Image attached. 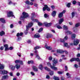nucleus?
<instances>
[{
  "instance_id": "8fccbe9b",
  "label": "nucleus",
  "mask_w": 80,
  "mask_h": 80,
  "mask_svg": "<svg viewBox=\"0 0 80 80\" xmlns=\"http://www.w3.org/2000/svg\"><path fill=\"white\" fill-rule=\"evenodd\" d=\"M42 30H43V28H41L39 29L38 32H42Z\"/></svg>"
},
{
  "instance_id": "4468645a",
  "label": "nucleus",
  "mask_w": 80,
  "mask_h": 80,
  "mask_svg": "<svg viewBox=\"0 0 80 80\" xmlns=\"http://www.w3.org/2000/svg\"><path fill=\"white\" fill-rule=\"evenodd\" d=\"M15 67L17 68V70H19L20 68V65L18 64H17L15 65Z\"/></svg>"
},
{
  "instance_id": "1a4fd4ad",
  "label": "nucleus",
  "mask_w": 80,
  "mask_h": 80,
  "mask_svg": "<svg viewBox=\"0 0 80 80\" xmlns=\"http://www.w3.org/2000/svg\"><path fill=\"white\" fill-rule=\"evenodd\" d=\"M68 40V37L66 36L64 37V39H60V41L61 42L64 43V42H65V40Z\"/></svg>"
},
{
  "instance_id": "423d86ee",
  "label": "nucleus",
  "mask_w": 80,
  "mask_h": 80,
  "mask_svg": "<svg viewBox=\"0 0 80 80\" xmlns=\"http://www.w3.org/2000/svg\"><path fill=\"white\" fill-rule=\"evenodd\" d=\"M0 73L2 75H6L8 73V71L5 70L0 71Z\"/></svg>"
},
{
  "instance_id": "a211bd4d",
  "label": "nucleus",
  "mask_w": 80,
  "mask_h": 80,
  "mask_svg": "<svg viewBox=\"0 0 80 80\" xmlns=\"http://www.w3.org/2000/svg\"><path fill=\"white\" fill-rule=\"evenodd\" d=\"M64 21V19L63 18H61L59 20V24H61Z\"/></svg>"
},
{
  "instance_id": "473e14b6",
  "label": "nucleus",
  "mask_w": 80,
  "mask_h": 80,
  "mask_svg": "<svg viewBox=\"0 0 80 80\" xmlns=\"http://www.w3.org/2000/svg\"><path fill=\"white\" fill-rule=\"evenodd\" d=\"M47 65L49 67H50L51 68V67L52 66L51 65V63H50V62H47Z\"/></svg>"
},
{
  "instance_id": "5701e85b",
  "label": "nucleus",
  "mask_w": 80,
  "mask_h": 80,
  "mask_svg": "<svg viewBox=\"0 0 80 80\" xmlns=\"http://www.w3.org/2000/svg\"><path fill=\"white\" fill-rule=\"evenodd\" d=\"M0 21H1L2 23H5V20L2 18H0Z\"/></svg>"
},
{
  "instance_id": "a18cd8bd",
  "label": "nucleus",
  "mask_w": 80,
  "mask_h": 80,
  "mask_svg": "<svg viewBox=\"0 0 80 80\" xmlns=\"http://www.w3.org/2000/svg\"><path fill=\"white\" fill-rule=\"evenodd\" d=\"M19 63L21 64V65H23V61H19Z\"/></svg>"
},
{
  "instance_id": "72a5a7b5",
  "label": "nucleus",
  "mask_w": 80,
  "mask_h": 80,
  "mask_svg": "<svg viewBox=\"0 0 80 80\" xmlns=\"http://www.w3.org/2000/svg\"><path fill=\"white\" fill-rule=\"evenodd\" d=\"M80 25V24L79 23H77L75 24V27H79Z\"/></svg>"
},
{
  "instance_id": "6e6552de",
  "label": "nucleus",
  "mask_w": 80,
  "mask_h": 80,
  "mask_svg": "<svg viewBox=\"0 0 80 80\" xmlns=\"http://www.w3.org/2000/svg\"><path fill=\"white\" fill-rule=\"evenodd\" d=\"M32 25L33 23H32V22H31L30 23H29L28 26H26L27 30H28V29L29 28H30L31 27H32Z\"/></svg>"
},
{
  "instance_id": "774afa93",
  "label": "nucleus",
  "mask_w": 80,
  "mask_h": 80,
  "mask_svg": "<svg viewBox=\"0 0 80 80\" xmlns=\"http://www.w3.org/2000/svg\"><path fill=\"white\" fill-rule=\"evenodd\" d=\"M61 80H65V78L63 77L61 78Z\"/></svg>"
},
{
  "instance_id": "5fc2aeb1",
  "label": "nucleus",
  "mask_w": 80,
  "mask_h": 80,
  "mask_svg": "<svg viewBox=\"0 0 80 80\" xmlns=\"http://www.w3.org/2000/svg\"><path fill=\"white\" fill-rule=\"evenodd\" d=\"M9 50V48H5V51H7V50Z\"/></svg>"
},
{
  "instance_id": "49530a36",
  "label": "nucleus",
  "mask_w": 80,
  "mask_h": 80,
  "mask_svg": "<svg viewBox=\"0 0 80 80\" xmlns=\"http://www.w3.org/2000/svg\"><path fill=\"white\" fill-rule=\"evenodd\" d=\"M52 48L51 47L48 46L46 49H47L48 50H52Z\"/></svg>"
},
{
  "instance_id": "13d9d810",
  "label": "nucleus",
  "mask_w": 80,
  "mask_h": 80,
  "mask_svg": "<svg viewBox=\"0 0 80 80\" xmlns=\"http://www.w3.org/2000/svg\"><path fill=\"white\" fill-rule=\"evenodd\" d=\"M57 72L58 74H62V72L58 71Z\"/></svg>"
},
{
  "instance_id": "a878e982",
  "label": "nucleus",
  "mask_w": 80,
  "mask_h": 80,
  "mask_svg": "<svg viewBox=\"0 0 80 80\" xmlns=\"http://www.w3.org/2000/svg\"><path fill=\"white\" fill-rule=\"evenodd\" d=\"M3 35H5V32L3 31L0 32V36H3Z\"/></svg>"
},
{
  "instance_id": "a19ab883",
  "label": "nucleus",
  "mask_w": 80,
  "mask_h": 80,
  "mask_svg": "<svg viewBox=\"0 0 80 80\" xmlns=\"http://www.w3.org/2000/svg\"><path fill=\"white\" fill-rule=\"evenodd\" d=\"M49 74L50 75H53V72L51 71L50 72Z\"/></svg>"
},
{
  "instance_id": "6ab92c4d",
  "label": "nucleus",
  "mask_w": 80,
  "mask_h": 80,
  "mask_svg": "<svg viewBox=\"0 0 80 80\" xmlns=\"http://www.w3.org/2000/svg\"><path fill=\"white\" fill-rule=\"evenodd\" d=\"M23 33L21 32L20 33H18L17 34V37H20V36H22L23 35Z\"/></svg>"
},
{
  "instance_id": "b1692460",
  "label": "nucleus",
  "mask_w": 80,
  "mask_h": 80,
  "mask_svg": "<svg viewBox=\"0 0 80 80\" xmlns=\"http://www.w3.org/2000/svg\"><path fill=\"white\" fill-rule=\"evenodd\" d=\"M46 37L47 38H51L52 37H53V35L49 34V35H47Z\"/></svg>"
},
{
  "instance_id": "c85d7f7f",
  "label": "nucleus",
  "mask_w": 80,
  "mask_h": 80,
  "mask_svg": "<svg viewBox=\"0 0 80 80\" xmlns=\"http://www.w3.org/2000/svg\"><path fill=\"white\" fill-rule=\"evenodd\" d=\"M62 16H63V13H60L58 15V17L59 18H61V17H62Z\"/></svg>"
},
{
  "instance_id": "f3484780",
  "label": "nucleus",
  "mask_w": 80,
  "mask_h": 80,
  "mask_svg": "<svg viewBox=\"0 0 80 80\" xmlns=\"http://www.w3.org/2000/svg\"><path fill=\"white\" fill-rule=\"evenodd\" d=\"M10 68L12 70H15V66H14L11 65L10 66Z\"/></svg>"
},
{
  "instance_id": "7ed1b4c3",
  "label": "nucleus",
  "mask_w": 80,
  "mask_h": 80,
  "mask_svg": "<svg viewBox=\"0 0 80 80\" xmlns=\"http://www.w3.org/2000/svg\"><path fill=\"white\" fill-rule=\"evenodd\" d=\"M34 13H32L31 19L33 21V22H38V21L37 19H34V18H35V16H34Z\"/></svg>"
},
{
  "instance_id": "6e6d98bb",
  "label": "nucleus",
  "mask_w": 80,
  "mask_h": 80,
  "mask_svg": "<svg viewBox=\"0 0 80 80\" xmlns=\"http://www.w3.org/2000/svg\"><path fill=\"white\" fill-rule=\"evenodd\" d=\"M74 67H76V68H78V66L76 64H75L74 65Z\"/></svg>"
},
{
  "instance_id": "3c124183",
  "label": "nucleus",
  "mask_w": 80,
  "mask_h": 80,
  "mask_svg": "<svg viewBox=\"0 0 80 80\" xmlns=\"http://www.w3.org/2000/svg\"><path fill=\"white\" fill-rule=\"evenodd\" d=\"M30 73H31V75H32V76H34V75H35V73L33 72H30Z\"/></svg>"
},
{
  "instance_id": "69168bd1",
  "label": "nucleus",
  "mask_w": 80,
  "mask_h": 80,
  "mask_svg": "<svg viewBox=\"0 0 80 80\" xmlns=\"http://www.w3.org/2000/svg\"><path fill=\"white\" fill-rule=\"evenodd\" d=\"M9 50H12V49H13V47H11L9 48Z\"/></svg>"
},
{
  "instance_id": "bb28decb",
  "label": "nucleus",
  "mask_w": 80,
  "mask_h": 80,
  "mask_svg": "<svg viewBox=\"0 0 80 80\" xmlns=\"http://www.w3.org/2000/svg\"><path fill=\"white\" fill-rule=\"evenodd\" d=\"M63 28L64 30H68V27L66 25H63Z\"/></svg>"
},
{
  "instance_id": "4d7b16f0",
  "label": "nucleus",
  "mask_w": 80,
  "mask_h": 80,
  "mask_svg": "<svg viewBox=\"0 0 80 80\" xmlns=\"http://www.w3.org/2000/svg\"><path fill=\"white\" fill-rule=\"evenodd\" d=\"M4 46L5 48H7L8 47V45L5 44L4 45Z\"/></svg>"
},
{
  "instance_id": "e433bc0d",
  "label": "nucleus",
  "mask_w": 80,
  "mask_h": 80,
  "mask_svg": "<svg viewBox=\"0 0 80 80\" xmlns=\"http://www.w3.org/2000/svg\"><path fill=\"white\" fill-rule=\"evenodd\" d=\"M70 5H71V3H69L67 4V6L68 8H70Z\"/></svg>"
},
{
  "instance_id": "2f4dec72",
  "label": "nucleus",
  "mask_w": 80,
  "mask_h": 80,
  "mask_svg": "<svg viewBox=\"0 0 80 80\" xmlns=\"http://www.w3.org/2000/svg\"><path fill=\"white\" fill-rule=\"evenodd\" d=\"M64 47H68V48H69L70 47V46H68V44L66 43H64Z\"/></svg>"
},
{
  "instance_id": "f704fd0d",
  "label": "nucleus",
  "mask_w": 80,
  "mask_h": 80,
  "mask_svg": "<svg viewBox=\"0 0 80 80\" xmlns=\"http://www.w3.org/2000/svg\"><path fill=\"white\" fill-rule=\"evenodd\" d=\"M57 28H58V29H62V27H61V26L58 25L57 26Z\"/></svg>"
},
{
  "instance_id": "338daca9",
  "label": "nucleus",
  "mask_w": 80,
  "mask_h": 80,
  "mask_svg": "<svg viewBox=\"0 0 80 80\" xmlns=\"http://www.w3.org/2000/svg\"><path fill=\"white\" fill-rule=\"evenodd\" d=\"M77 62H79V63L78 64V65H79V67H80V59H79V60H78V61H77Z\"/></svg>"
},
{
  "instance_id": "412c9836",
  "label": "nucleus",
  "mask_w": 80,
  "mask_h": 80,
  "mask_svg": "<svg viewBox=\"0 0 80 80\" xmlns=\"http://www.w3.org/2000/svg\"><path fill=\"white\" fill-rule=\"evenodd\" d=\"M34 38H39L40 37V35L38 33H36L34 36Z\"/></svg>"
},
{
  "instance_id": "052dcab7",
  "label": "nucleus",
  "mask_w": 80,
  "mask_h": 80,
  "mask_svg": "<svg viewBox=\"0 0 80 80\" xmlns=\"http://www.w3.org/2000/svg\"><path fill=\"white\" fill-rule=\"evenodd\" d=\"M49 60H52V57H49Z\"/></svg>"
},
{
  "instance_id": "680f3d73",
  "label": "nucleus",
  "mask_w": 80,
  "mask_h": 80,
  "mask_svg": "<svg viewBox=\"0 0 80 80\" xmlns=\"http://www.w3.org/2000/svg\"><path fill=\"white\" fill-rule=\"evenodd\" d=\"M17 55H18V56H19V57H21V55H20V53H17Z\"/></svg>"
},
{
  "instance_id": "f257e3e1",
  "label": "nucleus",
  "mask_w": 80,
  "mask_h": 80,
  "mask_svg": "<svg viewBox=\"0 0 80 80\" xmlns=\"http://www.w3.org/2000/svg\"><path fill=\"white\" fill-rule=\"evenodd\" d=\"M52 62H53L52 63L53 66H51V68L54 70L57 71L58 70L57 68L55 67V66H56V64L58 63V60L55 58H54L52 60Z\"/></svg>"
},
{
  "instance_id": "cd10ccee",
  "label": "nucleus",
  "mask_w": 80,
  "mask_h": 80,
  "mask_svg": "<svg viewBox=\"0 0 80 80\" xmlns=\"http://www.w3.org/2000/svg\"><path fill=\"white\" fill-rule=\"evenodd\" d=\"M4 68V66L2 64L0 65V69L1 70Z\"/></svg>"
},
{
  "instance_id": "ea45409f",
  "label": "nucleus",
  "mask_w": 80,
  "mask_h": 80,
  "mask_svg": "<svg viewBox=\"0 0 80 80\" xmlns=\"http://www.w3.org/2000/svg\"><path fill=\"white\" fill-rule=\"evenodd\" d=\"M44 69H45V70H48V71H50V69H48V68L47 67H44Z\"/></svg>"
},
{
  "instance_id": "9d476101",
  "label": "nucleus",
  "mask_w": 80,
  "mask_h": 80,
  "mask_svg": "<svg viewBox=\"0 0 80 80\" xmlns=\"http://www.w3.org/2000/svg\"><path fill=\"white\" fill-rule=\"evenodd\" d=\"M80 42V40L79 39H77L74 41V45L77 46L78 43H79V42Z\"/></svg>"
},
{
  "instance_id": "37998d69",
  "label": "nucleus",
  "mask_w": 80,
  "mask_h": 80,
  "mask_svg": "<svg viewBox=\"0 0 80 80\" xmlns=\"http://www.w3.org/2000/svg\"><path fill=\"white\" fill-rule=\"evenodd\" d=\"M40 48V47L39 46H37L34 48V50H37V49H38V48Z\"/></svg>"
},
{
  "instance_id": "09e8293b",
  "label": "nucleus",
  "mask_w": 80,
  "mask_h": 80,
  "mask_svg": "<svg viewBox=\"0 0 80 80\" xmlns=\"http://www.w3.org/2000/svg\"><path fill=\"white\" fill-rule=\"evenodd\" d=\"M30 2H29V1H27L26 2V4H28V5H30Z\"/></svg>"
},
{
  "instance_id": "0e129e2a",
  "label": "nucleus",
  "mask_w": 80,
  "mask_h": 80,
  "mask_svg": "<svg viewBox=\"0 0 80 80\" xmlns=\"http://www.w3.org/2000/svg\"><path fill=\"white\" fill-rule=\"evenodd\" d=\"M9 74L10 75V76H13V73L12 72H10Z\"/></svg>"
},
{
  "instance_id": "c756f323",
  "label": "nucleus",
  "mask_w": 80,
  "mask_h": 80,
  "mask_svg": "<svg viewBox=\"0 0 80 80\" xmlns=\"http://www.w3.org/2000/svg\"><path fill=\"white\" fill-rule=\"evenodd\" d=\"M53 79L55 80H59V78L58 77L54 76L53 77Z\"/></svg>"
},
{
  "instance_id": "f03ea898",
  "label": "nucleus",
  "mask_w": 80,
  "mask_h": 80,
  "mask_svg": "<svg viewBox=\"0 0 80 80\" xmlns=\"http://www.w3.org/2000/svg\"><path fill=\"white\" fill-rule=\"evenodd\" d=\"M22 15L21 16V18H20V20H22L23 18H27V17H28V13L23 12L22 13Z\"/></svg>"
},
{
  "instance_id": "aec40b11",
  "label": "nucleus",
  "mask_w": 80,
  "mask_h": 80,
  "mask_svg": "<svg viewBox=\"0 0 80 80\" xmlns=\"http://www.w3.org/2000/svg\"><path fill=\"white\" fill-rule=\"evenodd\" d=\"M75 37H76V35L75 34H72L71 36V38L73 40L75 38Z\"/></svg>"
},
{
  "instance_id": "0eeeda50",
  "label": "nucleus",
  "mask_w": 80,
  "mask_h": 80,
  "mask_svg": "<svg viewBox=\"0 0 80 80\" xmlns=\"http://www.w3.org/2000/svg\"><path fill=\"white\" fill-rule=\"evenodd\" d=\"M34 53L35 54L36 58H37L38 60H40V58L38 54H37L38 53V52H37V51L36 50L34 51Z\"/></svg>"
},
{
  "instance_id": "603ef678",
  "label": "nucleus",
  "mask_w": 80,
  "mask_h": 80,
  "mask_svg": "<svg viewBox=\"0 0 80 80\" xmlns=\"http://www.w3.org/2000/svg\"><path fill=\"white\" fill-rule=\"evenodd\" d=\"M65 71H68V67L67 66L65 67Z\"/></svg>"
},
{
  "instance_id": "393cba45",
  "label": "nucleus",
  "mask_w": 80,
  "mask_h": 80,
  "mask_svg": "<svg viewBox=\"0 0 80 80\" xmlns=\"http://www.w3.org/2000/svg\"><path fill=\"white\" fill-rule=\"evenodd\" d=\"M43 66L42 64H40L39 66V68L41 70H43Z\"/></svg>"
},
{
  "instance_id": "de8ad7c7",
  "label": "nucleus",
  "mask_w": 80,
  "mask_h": 80,
  "mask_svg": "<svg viewBox=\"0 0 80 80\" xmlns=\"http://www.w3.org/2000/svg\"><path fill=\"white\" fill-rule=\"evenodd\" d=\"M44 17H45V18H47V17H48V15L47 14H45L44 15Z\"/></svg>"
},
{
  "instance_id": "c03bdc74",
  "label": "nucleus",
  "mask_w": 80,
  "mask_h": 80,
  "mask_svg": "<svg viewBox=\"0 0 80 80\" xmlns=\"http://www.w3.org/2000/svg\"><path fill=\"white\" fill-rule=\"evenodd\" d=\"M38 25L39 26H42L43 24L41 22H39L38 23Z\"/></svg>"
},
{
  "instance_id": "4be33fe9",
  "label": "nucleus",
  "mask_w": 80,
  "mask_h": 80,
  "mask_svg": "<svg viewBox=\"0 0 80 80\" xmlns=\"http://www.w3.org/2000/svg\"><path fill=\"white\" fill-rule=\"evenodd\" d=\"M33 69L35 71H36V72H38V69H37V68L35 66H33L32 67Z\"/></svg>"
},
{
  "instance_id": "4c0bfd02",
  "label": "nucleus",
  "mask_w": 80,
  "mask_h": 80,
  "mask_svg": "<svg viewBox=\"0 0 80 80\" xmlns=\"http://www.w3.org/2000/svg\"><path fill=\"white\" fill-rule=\"evenodd\" d=\"M65 32L66 33H68V34H71V33H72V32L69 31H67L66 32Z\"/></svg>"
},
{
  "instance_id": "c9c22d12",
  "label": "nucleus",
  "mask_w": 80,
  "mask_h": 80,
  "mask_svg": "<svg viewBox=\"0 0 80 80\" xmlns=\"http://www.w3.org/2000/svg\"><path fill=\"white\" fill-rule=\"evenodd\" d=\"M72 17L71 18H73V17L75 16V12H72Z\"/></svg>"
},
{
  "instance_id": "e2e57ef3",
  "label": "nucleus",
  "mask_w": 80,
  "mask_h": 80,
  "mask_svg": "<svg viewBox=\"0 0 80 80\" xmlns=\"http://www.w3.org/2000/svg\"><path fill=\"white\" fill-rule=\"evenodd\" d=\"M51 7L52 9H54V8H55V6L53 5Z\"/></svg>"
},
{
  "instance_id": "9b49d317",
  "label": "nucleus",
  "mask_w": 80,
  "mask_h": 80,
  "mask_svg": "<svg viewBox=\"0 0 80 80\" xmlns=\"http://www.w3.org/2000/svg\"><path fill=\"white\" fill-rule=\"evenodd\" d=\"M78 60H79V58H73L71 59L70 61L71 62H74V61H76L77 62H78Z\"/></svg>"
},
{
  "instance_id": "20e7f679",
  "label": "nucleus",
  "mask_w": 80,
  "mask_h": 80,
  "mask_svg": "<svg viewBox=\"0 0 80 80\" xmlns=\"http://www.w3.org/2000/svg\"><path fill=\"white\" fill-rule=\"evenodd\" d=\"M58 53H65L66 54H68V52L67 51H63L62 50L59 49L57 50Z\"/></svg>"
},
{
  "instance_id": "7c9ffc66",
  "label": "nucleus",
  "mask_w": 80,
  "mask_h": 80,
  "mask_svg": "<svg viewBox=\"0 0 80 80\" xmlns=\"http://www.w3.org/2000/svg\"><path fill=\"white\" fill-rule=\"evenodd\" d=\"M67 76V78H70V73H69L68 72H67L66 74Z\"/></svg>"
},
{
  "instance_id": "2eb2a0df",
  "label": "nucleus",
  "mask_w": 80,
  "mask_h": 80,
  "mask_svg": "<svg viewBox=\"0 0 80 80\" xmlns=\"http://www.w3.org/2000/svg\"><path fill=\"white\" fill-rule=\"evenodd\" d=\"M57 13V12L55 11H53L52 13V17H55Z\"/></svg>"
},
{
  "instance_id": "f8f14e48",
  "label": "nucleus",
  "mask_w": 80,
  "mask_h": 80,
  "mask_svg": "<svg viewBox=\"0 0 80 80\" xmlns=\"http://www.w3.org/2000/svg\"><path fill=\"white\" fill-rule=\"evenodd\" d=\"M8 17H13L14 15H13V12H8Z\"/></svg>"
},
{
  "instance_id": "58836bf2",
  "label": "nucleus",
  "mask_w": 80,
  "mask_h": 80,
  "mask_svg": "<svg viewBox=\"0 0 80 80\" xmlns=\"http://www.w3.org/2000/svg\"><path fill=\"white\" fill-rule=\"evenodd\" d=\"M72 2L73 5H75L77 3L76 1H72Z\"/></svg>"
},
{
  "instance_id": "864d4df0",
  "label": "nucleus",
  "mask_w": 80,
  "mask_h": 80,
  "mask_svg": "<svg viewBox=\"0 0 80 80\" xmlns=\"http://www.w3.org/2000/svg\"><path fill=\"white\" fill-rule=\"evenodd\" d=\"M46 78H47V79H49V78H50V76H49L48 75H47L46 76Z\"/></svg>"
},
{
  "instance_id": "bf43d9fd",
  "label": "nucleus",
  "mask_w": 80,
  "mask_h": 80,
  "mask_svg": "<svg viewBox=\"0 0 80 80\" xmlns=\"http://www.w3.org/2000/svg\"><path fill=\"white\" fill-rule=\"evenodd\" d=\"M77 57H80V54L78 53L77 55Z\"/></svg>"
},
{
  "instance_id": "79ce46f5",
  "label": "nucleus",
  "mask_w": 80,
  "mask_h": 80,
  "mask_svg": "<svg viewBox=\"0 0 80 80\" xmlns=\"http://www.w3.org/2000/svg\"><path fill=\"white\" fill-rule=\"evenodd\" d=\"M20 62V60H16L15 61V63H18Z\"/></svg>"
},
{
  "instance_id": "ddd939ff",
  "label": "nucleus",
  "mask_w": 80,
  "mask_h": 80,
  "mask_svg": "<svg viewBox=\"0 0 80 80\" xmlns=\"http://www.w3.org/2000/svg\"><path fill=\"white\" fill-rule=\"evenodd\" d=\"M44 25L45 26V27H50V26H51L52 25V23H48L47 22H45L43 23Z\"/></svg>"
},
{
  "instance_id": "dca6fc26",
  "label": "nucleus",
  "mask_w": 80,
  "mask_h": 80,
  "mask_svg": "<svg viewBox=\"0 0 80 80\" xmlns=\"http://www.w3.org/2000/svg\"><path fill=\"white\" fill-rule=\"evenodd\" d=\"M8 78V75H4L2 77V79L3 80H5V79H7Z\"/></svg>"
},
{
  "instance_id": "39448f33",
  "label": "nucleus",
  "mask_w": 80,
  "mask_h": 80,
  "mask_svg": "<svg viewBox=\"0 0 80 80\" xmlns=\"http://www.w3.org/2000/svg\"><path fill=\"white\" fill-rule=\"evenodd\" d=\"M46 10H47V11H50V8L48 7V6L45 5H44V7L43 8V11H45Z\"/></svg>"
}]
</instances>
